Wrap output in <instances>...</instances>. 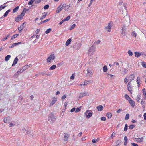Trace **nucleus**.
<instances>
[{
    "mask_svg": "<svg viewBox=\"0 0 146 146\" xmlns=\"http://www.w3.org/2000/svg\"><path fill=\"white\" fill-rule=\"evenodd\" d=\"M128 54L130 56H132L133 55L132 52L130 50H129L128 51Z\"/></svg>",
    "mask_w": 146,
    "mask_h": 146,
    "instance_id": "51",
    "label": "nucleus"
},
{
    "mask_svg": "<svg viewBox=\"0 0 146 146\" xmlns=\"http://www.w3.org/2000/svg\"><path fill=\"white\" fill-rule=\"evenodd\" d=\"M136 82L137 84V86L139 87L140 84L141 83V78L139 77H138L136 78Z\"/></svg>",
    "mask_w": 146,
    "mask_h": 146,
    "instance_id": "9",
    "label": "nucleus"
},
{
    "mask_svg": "<svg viewBox=\"0 0 146 146\" xmlns=\"http://www.w3.org/2000/svg\"><path fill=\"white\" fill-rule=\"evenodd\" d=\"M121 111V109H119L116 111V112L117 113H120Z\"/></svg>",
    "mask_w": 146,
    "mask_h": 146,
    "instance_id": "61",
    "label": "nucleus"
},
{
    "mask_svg": "<svg viewBox=\"0 0 146 146\" xmlns=\"http://www.w3.org/2000/svg\"><path fill=\"white\" fill-rule=\"evenodd\" d=\"M11 11V10L10 9H9L6 11V12L5 13L4 15H3V16L4 17H6L8 13Z\"/></svg>",
    "mask_w": 146,
    "mask_h": 146,
    "instance_id": "29",
    "label": "nucleus"
},
{
    "mask_svg": "<svg viewBox=\"0 0 146 146\" xmlns=\"http://www.w3.org/2000/svg\"><path fill=\"white\" fill-rule=\"evenodd\" d=\"M127 127H128V125L127 124H126L125 125L124 128V131H126L127 130Z\"/></svg>",
    "mask_w": 146,
    "mask_h": 146,
    "instance_id": "48",
    "label": "nucleus"
},
{
    "mask_svg": "<svg viewBox=\"0 0 146 146\" xmlns=\"http://www.w3.org/2000/svg\"><path fill=\"white\" fill-rule=\"evenodd\" d=\"M57 101V98L53 97L52 98L51 100L49 102L50 104V106L53 105Z\"/></svg>",
    "mask_w": 146,
    "mask_h": 146,
    "instance_id": "4",
    "label": "nucleus"
},
{
    "mask_svg": "<svg viewBox=\"0 0 146 146\" xmlns=\"http://www.w3.org/2000/svg\"><path fill=\"white\" fill-rule=\"evenodd\" d=\"M6 7H7V5L3 6V5H2L0 7V9L1 10V9H4Z\"/></svg>",
    "mask_w": 146,
    "mask_h": 146,
    "instance_id": "52",
    "label": "nucleus"
},
{
    "mask_svg": "<svg viewBox=\"0 0 146 146\" xmlns=\"http://www.w3.org/2000/svg\"><path fill=\"white\" fill-rule=\"evenodd\" d=\"M94 52V45H92V46L89 48V50L88 52V53L89 54L91 53L92 54H93Z\"/></svg>",
    "mask_w": 146,
    "mask_h": 146,
    "instance_id": "8",
    "label": "nucleus"
},
{
    "mask_svg": "<svg viewBox=\"0 0 146 146\" xmlns=\"http://www.w3.org/2000/svg\"><path fill=\"white\" fill-rule=\"evenodd\" d=\"M141 55V54L139 52H135V56L136 57H139Z\"/></svg>",
    "mask_w": 146,
    "mask_h": 146,
    "instance_id": "23",
    "label": "nucleus"
},
{
    "mask_svg": "<svg viewBox=\"0 0 146 146\" xmlns=\"http://www.w3.org/2000/svg\"><path fill=\"white\" fill-rule=\"evenodd\" d=\"M19 35L18 34H16L14 35L11 38V40H13L14 39H15V38L17 37Z\"/></svg>",
    "mask_w": 146,
    "mask_h": 146,
    "instance_id": "34",
    "label": "nucleus"
},
{
    "mask_svg": "<svg viewBox=\"0 0 146 146\" xmlns=\"http://www.w3.org/2000/svg\"><path fill=\"white\" fill-rule=\"evenodd\" d=\"M10 35V34L6 36V37H5V38H3V39H2V40L5 41L7 39V38H8L9 37Z\"/></svg>",
    "mask_w": 146,
    "mask_h": 146,
    "instance_id": "47",
    "label": "nucleus"
},
{
    "mask_svg": "<svg viewBox=\"0 0 146 146\" xmlns=\"http://www.w3.org/2000/svg\"><path fill=\"white\" fill-rule=\"evenodd\" d=\"M19 6H17L15 8L13 9L12 13H15L19 9Z\"/></svg>",
    "mask_w": 146,
    "mask_h": 146,
    "instance_id": "27",
    "label": "nucleus"
},
{
    "mask_svg": "<svg viewBox=\"0 0 146 146\" xmlns=\"http://www.w3.org/2000/svg\"><path fill=\"white\" fill-rule=\"evenodd\" d=\"M112 26V23L110 22L108 23L107 26L105 28V29L107 32H110L111 31V28Z\"/></svg>",
    "mask_w": 146,
    "mask_h": 146,
    "instance_id": "2",
    "label": "nucleus"
},
{
    "mask_svg": "<svg viewBox=\"0 0 146 146\" xmlns=\"http://www.w3.org/2000/svg\"><path fill=\"white\" fill-rule=\"evenodd\" d=\"M43 15L42 17H41L40 18V19L41 20H43L46 17V14L45 13V12L43 13Z\"/></svg>",
    "mask_w": 146,
    "mask_h": 146,
    "instance_id": "44",
    "label": "nucleus"
},
{
    "mask_svg": "<svg viewBox=\"0 0 146 146\" xmlns=\"http://www.w3.org/2000/svg\"><path fill=\"white\" fill-rule=\"evenodd\" d=\"M99 141V139L98 138L97 139H94L92 140V142L94 143H96L98 142Z\"/></svg>",
    "mask_w": 146,
    "mask_h": 146,
    "instance_id": "38",
    "label": "nucleus"
},
{
    "mask_svg": "<svg viewBox=\"0 0 146 146\" xmlns=\"http://www.w3.org/2000/svg\"><path fill=\"white\" fill-rule=\"evenodd\" d=\"M143 94L144 96H146V90L145 88H143L142 89V90Z\"/></svg>",
    "mask_w": 146,
    "mask_h": 146,
    "instance_id": "33",
    "label": "nucleus"
},
{
    "mask_svg": "<svg viewBox=\"0 0 146 146\" xmlns=\"http://www.w3.org/2000/svg\"><path fill=\"white\" fill-rule=\"evenodd\" d=\"M70 5L69 4L67 5L66 4V7H65V9H64L65 11H67V10L70 8Z\"/></svg>",
    "mask_w": 146,
    "mask_h": 146,
    "instance_id": "40",
    "label": "nucleus"
},
{
    "mask_svg": "<svg viewBox=\"0 0 146 146\" xmlns=\"http://www.w3.org/2000/svg\"><path fill=\"white\" fill-rule=\"evenodd\" d=\"M14 125L13 123H10L9 125V126L10 127L13 126Z\"/></svg>",
    "mask_w": 146,
    "mask_h": 146,
    "instance_id": "64",
    "label": "nucleus"
},
{
    "mask_svg": "<svg viewBox=\"0 0 146 146\" xmlns=\"http://www.w3.org/2000/svg\"><path fill=\"white\" fill-rule=\"evenodd\" d=\"M26 11H27L26 9L25 8H24L22 12H21V15H23V16H24L25 13H26Z\"/></svg>",
    "mask_w": 146,
    "mask_h": 146,
    "instance_id": "26",
    "label": "nucleus"
},
{
    "mask_svg": "<svg viewBox=\"0 0 146 146\" xmlns=\"http://www.w3.org/2000/svg\"><path fill=\"white\" fill-rule=\"evenodd\" d=\"M51 31V28H49L47 30H46V34H48L50 33Z\"/></svg>",
    "mask_w": 146,
    "mask_h": 146,
    "instance_id": "50",
    "label": "nucleus"
},
{
    "mask_svg": "<svg viewBox=\"0 0 146 146\" xmlns=\"http://www.w3.org/2000/svg\"><path fill=\"white\" fill-rule=\"evenodd\" d=\"M69 135L68 134H66L64 136V141H67Z\"/></svg>",
    "mask_w": 146,
    "mask_h": 146,
    "instance_id": "25",
    "label": "nucleus"
},
{
    "mask_svg": "<svg viewBox=\"0 0 146 146\" xmlns=\"http://www.w3.org/2000/svg\"><path fill=\"white\" fill-rule=\"evenodd\" d=\"M96 108L99 111H102L103 109V106L101 105H100L96 107Z\"/></svg>",
    "mask_w": 146,
    "mask_h": 146,
    "instance_id": "15",
    "label": "nucleus"
},
{
    "mask_svg": "<svg viewBox=\"0 0 146 146\" xmlns=\"http://www.w3.org/2000/svg\"><path fill=\"white\" fill-rule=\"evenodd\" d=\"M66 98V96L65 95H63L62 97V99H64Z\"/></svg>",
    "mask_w": 146,
    "mask_h": 146,
    "instance_id": "63",
    "label": "nucleus"
},
{
    "mask_svg": "<svg viewBox=\"0 0 146 146\" xmlns=\"http://www.w3.org/2000/svg\"><path fill=\"white\" fill-rule=\"evenodd\" d=\"M135 141L137 143H141L143 141V138H136L135 139Z\"/></svg>",
    "mask_w": 146,
    "mask_h": 146,
    "instance_id": "18",
    "label": "nucleus"
},
{
    "mask_svg": "<svg viewBox=\"0 0 146 146\" xmlns=\"http://www.w3.org/2000/svg\"><path fill=\"white\" fill-rule=\"evenodd\" d=\"M41 2L40 0H36L35 1V2L36 3H40Z\"/></svg>",
    "mask_w": 146,
    "mask_h": 146,
    "instance_id": "59",
    "label": "nucleus"
},
{
    "mask_svg": "<svg viewBox=\"0 0 146 146\" xmlns=\"http://www.w3.org/2000/svg\"><path fill=\"white\" fill-rule=\"evenodd\" d=\"M124 83L126 84L128 82V79L127 77L125 78L124 80Z\"/></svg>",
    "mask_w": 146,
    "mask_h": 146,
    "instance_id": "54",
    "label": "nucleus"
},
{
    "mask_svg": "<svg viewBox=\"0 0 146 146\" xmlns=\"http://www.w3.org/2000/svg\"><path fill=\"white\" fill-rule=\"evenodd\" d=\"M115 133L114 132H113L111 134V137L113 138L115 135Z\"/></svg>",
    "mask_w": 146,
    "mask_h": 146,
    "instance_id": "58",
    "label": "nucleus"
},
{
    "mask_svg": "<svg viewBox=\"0 0 146 146\" xmlns=\"http://www.w3.org/2000/svg\"><path fill=\"white\" fill-rule=\"evenodd\" d=\"M129 114H127L126 115V116L125 117V120H127L129 119Z\"/></svg>",
    "mask_w": 146,
    "mask_h": 146,
    "instance_id": "43",
    "label": "nucleus"
},
{
    "mask_svg": "<svg viewBox=\"0 0 146 146\" xmlns=\"http://www.w3.org/2000/svg\"><path fill=\"white\" fill-rule=\"evenodd\" d=\"M55 56L54 54H51L47 59V62H49L54 59Z\"/></svg>",
    "mask_w": 146,
    "mask_h": 146,
    "instance_id": "6",
    "label": "nucleus"
},
{
    "mask_svg": "<svg viewBox=\"0 0 146 146\" xmlns=\"http://www.w3.org/2000/svg\"><path fill=\"white\" fill-rule=\"evenodd\" d=\"M142 65L143 67L146 68V64L145 62H142Z\"/></svg>",
    "mask_w": 146,
    "mask_h": 146,
    "instance_id": "46",
    "label": "nucleus"
},
{
    "mask_svg": "<svg viewBox=\"0 0 146 146\" xmlns=\"http://www.w3.org/2000/svg\"><path fill=\"white\" fill-rule=\"evenodd\" d=\"M21 43H22V42H17L16 43H13L12 44V45H11V46H10L9 47V48H12L13 47L15 46H16L17 45H18V44H21Z\"/></svg>",
    "mask_w": 146,
    "mask_h": 146,
    "instance_id": "17",
    "label": "nucleus"
},
{
    "mask_svg": "<svg viewBox=\"0 0 146 146\" xmlns=\"http://www.w3.org/2000/svg\"><path fill=\"white\" fill-rule=\"evenodd\" d=\"M56 68V65H53L50 68L49 70H53L55 69Z\"/></svg>",
    "mask_w": 146,
    "mask_h": 146,
    "instance_id": "35",
    "label": "nucleus"
},
{
    "mask_svg": "<svg viewBox=\"0 0 146 146\" xmlns=\"http://www.w3.org/2000/svg\"><path fill=\"white\" fill-rule=\"evenodd\" d=\"M144 119L146 120V113H145L143 115Z\"/></svg>",
    "mask_w": 146,
    "mask_h": 146,
    "instance_id": "60",
    "label": "nucleus"
},
{
    "mask_svg": "<svg viewBox=\"0 0 146 146\" xmlns=\"http://www.w3.org/2000/svg\"><path fill=\"white\" fill-rule=\"evenodd\" d=\"M126 27L125 25H124L122 27V29L121 31V33L122 37L125 36L126 35Z\"/></svg>",
    "mask_w": 146,
    "mask_h": 146,
    "instance_id": "3",
    "label": "nucleus"
},
{
    "mask_svg": "<svg viewBox=\"0 0 146 146\" xmlns=\"http://www.w3.org/2000/svg\"><path fill=\"white\" fill-rule=\"evenodd\" d=\"M135 127V126L134 125H131L129 126V128L130 129H133Z\"/></svg>",
    "mask_w": 146,
    "mask_h": 146,
    "instance_id": "53",
    "label": "nucleus"
},
{
    "mask_svg": "<svg viewBox=\"0 0 146 146\" xmlns=\"http://www.w3.org/2000/svg\"><path fill=\"white\" fill-rule=\"evenodd\" d=\"M92 74L91 71H89L88 70H87V73L86 74L87 76H91Z\"/></svg>",
    "mask_w": 146,
    "mask_h": 146,
    "instance_id": "22",
    "label": "nucleus"
},
{
    "mask_svg": "<svg viewBox=\"0 0 146 146\" xmlns=\"http://www.w3.org/2000/svg\"><path fill=\"white\" fill-rule=\"evenodd\" d=\"M71 41V39L70 38L66 42L65 45L66 46H68L70 44Z\"/></svg>",
    "mask_w": 146,
    "mask_h": 146,
    "instance_id": "24",
    "label": "nucleus"
},
{
    "mask_svg": "<svg viewBox=\"0 0 146 146\" xmlns=\"http://www.w3.org/2000/svg\"><path fill=\"white\" fill-rule=\"evenodd\" d=\"M132 36H134L135 38L136 37V33L135 31H133V32H132L131 33Z\"/></svg>",
    "mask_w": 146,
    "mask_h": 146,
    "instance_id": "36",
    "label": "nucleus"
},
{
    "mask_svg": "<svg viewBox=\"0 0 146 146\" xmlns=\"http://www.w3.org/2000/svg\"><path fill=\"white\" fill-rule=\"evenodd\" d=\"M101 120L102 121H105L106 120V118L105 117H102L101 118Z\"/></svg>",
    "mask_w": 146,
    "mask_h": 146,
    "instance_id": "56",
    "label": "nucleus"
},
{
    "mask_svg": "<svg viewBox=\"0 0 146 146\" xmlns=\"http://www.w3.org/2000/svg\"><path fill=\"white\" fill-rule=\"evenodd\" d=\"M135 78V75L134 74H131L129 76V79L131 81L133 80Z\"/></svg>",
    "mask_w": 146,
    "mask_h": 146,
    "instance_id": "19",
    "label": "nucleus"
},
{
    "mask_svg": "<svg viewBox=\"0 0 146 146\" xmlns=\"http://www.w3.org/2000/svg\"><path fill=\"white\" fill-rule=\"evenodd\" d=\"M26 23L25 22L23 23L22 25L18 28V30L19 31H21L25 27V25H26Z\"/></svg>",
    "mask_w": 146,
    "mask_h": 146,
    "instance_id": "11",
    "label": "nucleus"
},
{
    "mask_svg": "<svg viewBox=\"0 0 146 146\" xmlns=\"http://www.w3.org/2000/svg\"><path fill=\"white\" fill-rule=\"evenodd\" d=\"M124 97L125 98L128 100V101H129V100H131V98L127 94H125L124 95Z\"/></svg>",
    "mask_w": 146,
    "mask_h": 146,
    "instance_id": "30",
    "label": "nucleus"
},
{
    "mask_svg": "<svg viewBox=\"0 0 146 146\" xmlns=\"http://www.w3.org/2000/svg\"><path fill=\"white\" fill-rule=\"evenodd\" d=\"M132 146H138V145L134 143H131Z\"/></svg>",
    "mask_w": 146,
    "mask_h": 146,
    "instance_id": "57",
    "label": "nucleus"
},
{
    "mask_svg": "<svg viewBox=\"0 0 146 146\" xmlns=\"http://www.w3.org/2000/svg\"><path fill=\"white\" fill-rule=\"evenodd\" d=\"M11 120V118L9 116L6 117L4 119V122L7 123H9Z\"/></svg>",
    "mask_w": 146,
    "mask_h": 146,
    "instance_id": "10",
    "label": "nucleus"
},
{
    "mask_svg": "<svg viewBox=\"0 0 146 146\" xmlns=\"http://www.w3.org/2000/svg\"><path fill=\"white\" fill-rule=\"evenodd\" d=\"M66 7V4L64 3H61L60 5L56 9V13H60L63 9H65Z\"/></svg>",
    "mask_w": 146,
    "mask_h": 146,
    "instance_id": "1",
    "label": "nucleus"
},
{
    "mask_svg": "<svg viewBox=\"0 0 146 146\" xmlns=\"http://www.w3.org/2000/svg\"><path fill=\"white\" fill-rule=\"evenodd\" d=\"M48 120L52 122L55 121L56 120L55 116L52 113H51L49 115Z\"/></svg>",
    "mask_w": 146,
    "mask_h": 146,
    "instance_id": "5",
    "label": "nucleus"
},
{
    "mask_svg": "<svg viewBox=\"0 0 146 146\" xmlns=\"http://www.w3.org/2000/svg\"><path fill=\"white\" fill-rule=\"evenodd\" d=\"M35 1V0H30L28 2V4L29 5H32Z\"/></svg>",
    "mask_w": 146,
    "mask_h": 146,
    "instance_id": "42",
    "label": "nucleus"
},
{
    "mask_svg": "<svg viewBox=\"0 0 146 146\" xmlns=\"http://www.w3.org/2000/svg\"><path fill=\"white\" fill-rule=\"evenodd\" d=\"M70 16H68L66 18L62 20L60 23L59 24L60 25L62 24L63 22L65 21H68L70 19Z\"/></svg>",
    "mask_w": 146,
    "mask_h": 146,
    "instance_id": "14",
    "label": "nucleus"
},
{
    "mask_svg": "<svg viewBox=\"0 0 146 146\" xmlns=\"http://www.w3.org/2000/svg\"><path fill=\"white\" fill-rule=\"evenodd\" d=\"M129 102L131 105L133 107H134L135 106V103L134 102V101L132 99H131L130 100H129Z\"/></svg>",
    "mask_w": 146,
    "mask_h": 146,
    "instance_id": "16",
    "label": "nucleus"
},
{
    "mask_svg": "<svg viewBox=\"0 0 146 146\" xmlns=\"http://www.w3.org/2000/svg\"><path fill=\"white\" fill-rule=\"evenodd\" d=\"M76 26L75 24H73L71 26V27L69 28L70 30H71L74 28Z\"/></svg>",
    "mask_w": 146,
    "mask_h": 146,
    "instance_id": "41",
    "label": "nucleus"
},
{
    "mask_svg": "<svg viewBox=\"0 0 146 146\" xmlns=\"http://www.w3.org/2000/svg\"><path fill=\"white\" fill-rule=\"evenodd\" d=\"M11 55H7L5 58V60L6 61H7L11 57Z\"/></svg>",
    "mask_w": 146,
    "mask_h": 146,
    "instance_id": "31",
    "label": "nucleus"
},
{
    "mask_svg": "<svg viewBox=\"0 0 146 146\" xmlns=\"http://www.w3.org/2000/svg\"><path fill=\"white\" fill-rule=\"evenodd\" d=\"M75 110H76L75 108V107L71 109V110H70V112H74V111H75Z\"/></svg>",
    "mask_w": 146,
    "mask_h": 146,
    "instance_id": "55",
    "label": "nucleus"
},
{
    "mask_svg": "<svg viewBox=\"0 0 146 146\" xmlns=\"http://www.w3.org/2000/svg\"><path fill=\"white\" fill-rule=\"evenodd\" d=\"M81 110V107H79L77 108L76 109V110H75V112L76 113H77V112H79V111H80Z\"/></svg>",
    "mask_w": 146,
    "mask_h": 146,
    "instance_id": "39",
    "label": "nucleus"
},
{
    "mask_svg": "<svg viewBox=\"0 0 146 146\" xmlns=\"http://www.w3.org/2000/svg\"><path fill=\"white\" fill-rule=\"evenodd\" d=\"M103 71L104 72H106L107 70V66L106 65L104 66L103 67Z\"/></svg>",
    "mask_w": 146,
    "mask_h": 146,
    "instance_id": "37",
    "label": "nucleus"
},
{
    "mask_svg": "<svg viewBox=\"0 0 146 146\" xmlns=\"http://www.w3.org/2000/svg\"><path fill=\"white\" fill-rule=\"evenodd\" d=\"M23 132L27 134H29L31 133V131L30 130H28L27 129H23Z\"/></svg>",
    "mask_w": 146,
    "mask_h": 146,
    "instance_id": "12",
    "label": "nucleus"
},
{
    "mask_svg": "<svg viewBox=\"0 0 146 146\" xmlns=\"http://www.w3.org/2000/svg\"><path fill=\"white\" fill-rule=\"evenodd\" d=\"M24 16L23 15H21V14L20 15H19L17 17H16L15 18V21L16 22H18L19 21L22 20L23 17Z\"/></svg>",
    "mask_w": 146,
    "mask_h": 146,
    "instance_id": "7",
    "label": "nucleus"
},
{
    "mask_svg": "<svg viewBox=\"0 0 146 146\" xmlns=\"http://www.w3.org/2000/svg\"><path fill=\"white\" fill-rule=\"evenodd\" d=\"M18 60V59L17 57H16L14 59V61L12 64V66H15L17 63Z\"/></svg>",
    "mask_w": 146,
    "mask_h": 146,
    "instance_id": "20",
    "label": "nucleus"
},
{
    "mask_svg": "<svg viewBox=\"0 0 146 146\" xmlns=\"http://www.w3.org/2000/svg\"><path fill=\"white\" fill-rule=\"evenodd\" d=\"M94 0H91L90 3L88 5V7H89L90 5L92 4V3Z\"/></svg>",
    "mask_w": 146,
    "mask_h": 146,
    "instance_id": "62",
    "label": "nucleus"
},
{
    "mask_svg": "<svg viewBox=\"0 0 146 146\" xmlns=\"http://www.w3.org/2000/svg\"><path fill=\"white\" fill-rule=\"evenodd\" d=\"M106 115L108 119H110L112 116V114L111 112H108L107 113Z\"/></svg>",
    "mask_w": 146,
    "mask_h": 146,
    "instance_id": "21",
    "label": "nucleus"
},
{
    "mask_svg": "<svg viewBox=\"0 0 146 146\" xmlns=\"http://www.w3.org/2000/svg\"><path fill=\"white\" fill-rule=\"evenodd\" d=\"M127 89L128 91L131 93H132V88L131 86H127Z\"/></svg>",
    "mask_w": 146,
    "mask_h": 146,
    "instance_id": "28",
    "label": "nucleus"
},
{
    "mask_svg": "<svg viewBox=\"0 0 146 146\" xmlns=\"http://www.w3.org/2000/svg\"><path fill=\"white\" fill-rule=\"evenodd\" d=\"M106 77L108 79H111V78L115 76L114 75L109 74L107 73L106 74Z\"/></svg>",
    "mask_w": 146,
    "mask_h": 146,
    "instance_id": "13",
    "label": "nucleus"
},
{
    "mask_svg": "<svg viewBox=\"0 0 146 146\" xmlns=\"http://www.w3.org/2000/svg\"><path fill=\"white\" fill-rule=\"evenodd\" d=\"M92 115V112H89L88 113L87 115L86 116V118H89L91 117Z\"/></svg>",
    "mask_w": 146,
    "mask_h": 146,
    "instance_id": "32",
    "label": "nucleus"
},
{
    "mask_svg": "<svg viewBox=\"0 0 146 146\" xmlns=\"http://www.w3.org/2000/svg\"><path fill=\"white\" fill-rule=\"evenodd\" d=\"M24 71H23L22 69L21 68L17 72V73L20 74L22 72Z\"/></svg>",
    "mask_w": 146,
    "mask_h": 146,
    "instance_id": "45",
    "label": "nucleus"
},
{
    "mask_svg": "<svg viewBox=\"0 0 146 146\" xmlns=\"http://www.w3.org/2000/svg\"><path fill=\"white\" fill-rule=\"evenodd\" d=\"M141 96L140 95H138L137 96V101H139V100H140L141 98H140Z\"/></svg>",
    "mask_w": 146,
    "mask_h": 146,
    "instance_id": "49",
    "label": "nucleus"
}]
</instances>
